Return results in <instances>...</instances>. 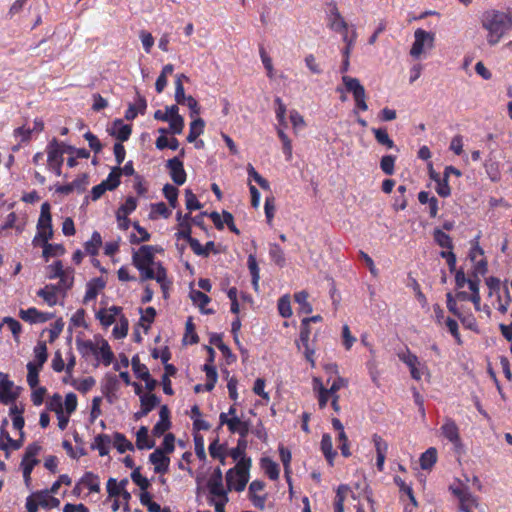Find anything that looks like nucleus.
Returning a JSON list of instances; mask_svg holds the SVG:
<instances>
[{"instance_id": "1", "label": "nucleus", "mask_w": 512, "mask_h": 512, "mask_svg": "<svg viewBox=\"0 0 512 512\" xmlns=\"http://www.w3.org/2000/svg\"><path fill=\"white\" fill-rule=\"evenodd\" d=\"M158 251L159 249L156 246L143 245L138 251L134 252L132 262L140 272L141 281L155 279L165 290L167 288L166 270L161 263H156L154 260L155 253Z\"/></svg>"}, {"instance_id": "2", "label": "nucleus", "mask_w": 512, "mask_h": 512, "mask_svg": "<svg viewBox=\"0 0 512 512\" xmlns=\"http://www.w3.org/2000/svg\"><path fill=\"white\" fill-rule=\"evenodd\" d=\"M210 494V503L214 505L216 512H224V485L220 467L215 468L207 482Z\"/></svg>"}, {"instance_id": "3", "label": "nucleus", "mask_w": 512, "mask_h": 512, "mask_svg": "<svg viewBox=\"0 0 512 512\" xmlns=\"http://www.w3.org/2000/svg\"><path fill=\"white\" fill-rule=\"evenodd\" d=\"M63 146L64 143H61L56 138H53L46 147L47 167L57 176H61V167L64 161L63 156L65 153Z\"/></svg>"}, {"instance_id": "4", "label": "nucleus", "mask_w": 512, "mask_h": 512, "mask_svg": "<svg viewBox=\"0 0 512 512\" xmlns=\"http://www.w3.org/2000/svg\"><path fill=\"white\" fill-rule=\"evenodd\" d=\"M37 236L34 243L41 240L43 243L49 241L53 236L52 217L49 203L45 202L41 205L40 217L37 224Z\"/></svg>"}, {"instance_id": "5", "label": "nucleus", "mask_w": 512, "mask_h": 512, "mask_svg": "<svg viewBox=\"0 0 512 512\" xmlns=\"http://www.w3.org/2000/svg\"><path fill=\"white\" fill-rule=\"evenodd\" d=\"M175 100L178 104L187 105L191 111V117L199 114L200 108L198 102L192 96H186L184 92L183 84L180 81V77L175 82Z\"/></svg>"}, {"instance_id": "6", "label": "nucleus", "mask_w": 512, "mask_h": 512, "mask_svg": "<svg viewBox=\"0 0 512 512\" xmlns=\"http://www.w3.org/2000/svg\"><path fill=\"white\" fill-rule=\"evenodd\" d=\"M18 397L14 383L9 380L8 375L0 372V403L8 404Z\"/></svg>"}, {"instance_id": "7", "label": "nucleus", "mask_w": 512, "mask_h": 512, "mask_svg": "<svg viewBox=\"0 0 512 512\" xmlns=\"http://www.w3.org/2000/svg\"><path fill=\"white\" fill-rule=\"evenodd\" d=\"M167 166L170 169L172 180L177 185H182L186 181V172L183 168V163L177 157H174L168 160Z\"/></svg>"}, {"instance_id": "8", "label": "nucleus", "mask_w": 512, "mask_h": 512, "mask_svg": "<svg viewBox=\"0 0 512 512\" xmlns=\"http://www.w3.org/2000/svg\"><path fill=\"white\" fill-rule=\"evenodd\" d=\"M150 462L154 465L156 473H166L169 468L170 459L165 456L163 450L158 448L149 456Z\"/></svg>"}, {"instance_id": "9", "label": "nucleus", "mask_w": 512, "mask_h": 512, "mask_svg": "<svg viewBox=\"0 0 512 512\" xmlns=\"http://www.w3.org/2000/svg\"><path fill=\"white\" fill-rule=\"evenodd\" d=\"M19 316L22 320L29 322L31 324L44 323L52 318V314L40 312L36 308L20 310Z\"/></svg>"}, {"instance_id": "10", "label": "nucleus", "mask_w": 512, "mask_h": 512, "mask_svg": "<svg viewBox=\"0 0 512 512\" xmlns=\"http://www.w3.org/2000/svg\"><path fill=\"white\" fill-rule=\"evenodd\" d=\"M121 312V308L117 306H112L110 308H103L98 311L97 318L101 322V324L105 327L112 325L117 315Z\"/></svg>"}, {"instance_id": "11", "label": "nucleus", "mask_w": 512, "mask_h": 512, "mask_svg": "<svg viewBox=\"0 0 512 512\" xmlns=\"http://www.w3.org/2000/svg\"><path fill=\"white\" fill-rule=\"evenodd\" d=\"M204 371L206 372L207 382L204 386L201 384L196 385L194 387L196 393L202 391L203 388L207 391H211L214 388L215 383L217 381V372L212 364L206 363L204 365Z\"/></svg>"}, {"instance_id": "12", "label": "nucleus", "mask_w": 512, "mask_h": 512, "mask_svg": "<svg viewBox=\"0 0 512 512\" xmlns=\"http://www.w3.org/2000/svg\"><path fill=\"white\" fill-rule=\"evenodd\" d=\"M177 220H178V231L176 233V236L178 239H190L191 238V223H190V215L186 214L185 216H182L179 212L177 214Z\"/></svg>"}, {"instance_id": "13", "label": "nucleus", "mask_w": 512, "mask_h": 512, "mask_svg": "<svg viewBox=\"0 0 512 512\" xmlns=\"http://www.w3.org/2000/svg\"><path fill=\"white\" fill-rule=\"evenodd\" d=\"M60 292L56 285H46L44 288L37 292L49 306H54L57 303V293Z\"/></svg>"}, {"instance_id": "14", "label": "nucleus", "mask_w": 512, "mask_h": 512, "mask_svg": "<svg viewBox=\"0 0 512 512\" xmlns=\"http://www.w3.org/2000/svg\"><path fill=\"white\" fill-rule=\"evenodd\" d=\"M6 424L7 420H4L3 425ZM1 438H5L7 441V443H4L0 440V449L4 451H7L8 447H11L14 450H18L23 444V437H21L19 440H14L13 438L10 437L9 433L4 429V426H2L1 428Z\"/></svg>"}, {"instance_id": "15", "label": "nucleus", "mask_w": 512, "mask_h": 512, "mask_svg": "<svg viewBox=\"0 0 512 512\" xmlns=\"http://www.w3.org/2000/svg\"><path fill=\"white\" fill-rule=\"evenodd\" d=\"M111 444V438L107 434H99L95 437L94 443L92 444L93 449L99 451L100 456H105L109 453V447Z\"/></svg>"}, {"instance_id": "16", "label": "nucleus", "mask_w": 512, "mask_h": 512, "mask_svg": "<svg viewBox=\"0 0 512 512\" xmlns=\"http://www.w3.org/2000/svg\"><path fill=\"white\" fill-rule=\"evenodd\" d=\"M155 445L154 441H150L148 437V428L141 426L136 434V446L138 449H151Z\"/></svg>"}, {"instance_id": "17", "label": "nucleus", "mask_w": 512, "mask_h": 512, "mask_svg": "<svg viewBox=\"0 0 512 512\" xmlns=\"http://www.w3.org/2000/svg\"><path fill=\"white\" fill-rule=\"evenodd\" d=\"M141 413L147 415L153 408H155L160 400L155 394H144L140 397Z\"/></svg>"}, {"instance_id": "18", "label": "nucleus", "mask_w": 512, "mask_h": 512, "mask_svg": "<svg viewBox=\"0 0 512 512\" xmlns=\"http://www.w3.org/2000/svg\"><path fill=\"white\" fill-rule=\"evenodd\" d=\"M36 499H38L40 506L43 508H56L60 504L59 499L51 496V493L48 491L36 493Z\"/></svg>"}, {"instance_id": "19", "label": "nucleus", "mask_w": 512, "mask_h": 512, "mask_svg": "<svg viewBox=\"0 0 512 512\" xmlns=\"http://www.w3.org/2000/svg\"><path fill=\"white\" fill-rule=\"evenodd\" d=\"M190 298L192 302L197 305L202 312L209 313L210 310H205L204 307L207 305L210 301V298L203 292L198 290H191L190 291Z\"/></svg>"}, {"instance_id": "20", "label": "nucleus", "mask_w": 512, "mask_h": 512, "mask_svg": "<svg viewBox=\"0 0 512 512\" xmlns=\"http://www.w3.org/2000/svg\"><path fill=\"white\" fill-rule=\"evenodd\" d=\"M94 354L99 355L105 366L112 363L114 354L107 341H103L98 351H94Z\"/></svg>"}, {"instance_id": "21", "label": "nucleus", "mask_w": 512, "mask_h": 512, "mask_svg": "<svg viewBox=\"0 0 512 512\" xmlns=\"http://www.w3.org/2000/svg\"><path fill=\"white\" fill-rule=\"evenodd\" d=\"M204 121L201 118H196L190 123V131L187 136L189 142H194L203 132Z\"/></svg>"}, {"instance_id": "22", "label": "nucleus", "mask_w": 512, "mask_h": 512, "mask_svg": "<svg viewBox=\"0 0 512 512\" xmlns=\"http://www.w3.org/2000/svg\"><path fill=\"white\" fill-rule=\"evenodd\" d=\"M36 366L42 368L44 363L47 361V346L45 342H39L34 348Z\"/></svg>"}, {"instance_id": "23", "label": "nucleus", "mask_w": 512, "mask_h": 512, "mask_svg": "<svg viewBox=\"0 0 512 512\" xmlns=\"http://www.w3.org/2000/svg\"><path fill=\"white\" fill-rule=\"evenodd\" d=\"M102 245V238L98 232H94L91 236V239L85 244V251L88 254L96 255L100 246Z\"/></svg>"}, {"instance_id": "24", "label": "nucleus", "mask_w": 512, "mask_h": 512, "mask_svg": "<svg viewBox=\"0 0 512 512\" xmlns=\"http://www.w3.org/2000/svg\"><path fill=\"white\" fill-rule=\"evenodd\" d=\"M114 446L119 453H124L127 450L134 449L133 444L128 441L123 434L118 432L114 434Z\"/></svg>"}, {"instance_id": "25", "label": "nucleus", "mask_w": 512, "mask_h": 512, "mask_svg": "<svg viewBox=\"0 0 512 512\" xmlns=\"http://www.w3.org/2000/svg\"><path fill=\"white\" fill-rule=\"evenodd\" d=\"M120 176H121V168L115 167L110 172L108 178L106 180L102 181V183L105 186H107L109 190H114L120 184Z\"/></svg>"}, {"instance_id": "26", "label": "nucleus", "mask_w": 512, "mask_h": 512, "mask_svg": "<svg viewBox=\"0 0 512 512\" xmlns=\"http://www.w3.org/2000/svg\"><path fill=\"white\" fill-rule=\"evenodd\" d=\"M132 369L136 376L140 379H147L149 377V370L146 365L142 364L138 356H134L131 361Z\"/></svg>"}, {"instance_id": "27", "label": "nucleus", "mask_w": 512, "mask_h": 512, "mask_svg": "<svg viewBox=\"0 0 512 512\" xmlns=\"http://www.w3.org/2000/svg\"><path fill=\"white\" fill-rule=\"evenodd\" d=\"M43 246V256L47 259L49 257L62 255L64 253V247L60 244H50L47 242H44L42 244Z\"/></svg>"}, {"instance_id": "28", "label": "nucleus", "mask_w": 512, "mask_h": 512, "mask_svg": "<svg viewBox=\"0 0 512 512\" xmlns=\"http://www.w3.org/2000/svg\"><path fill=\"white\" fill-rule=\"evenodd\" d=\"M28 374H27V382L31 388H35L38 385V374L41 368L36 366V363L29 362L27 364Z\"/></svg>"}, {"instance_id": "29", "label": "nucleus", "mask_w": 512, "mask_h": 512, "mask_svg": "<svg viewBox=\"0 0 512 512\" xmlns=\"http://www.w3.org/2000/svg\"><path fill=\"white\" fill-rule=\"evenodd\" d=\"M82 483L89 488L91 492H99L100 485L98 477L92 472H87L82 478Z\"/></svg>"}, {"instance_id": "30", "label": "nucleus", "mask_w": 512, "mask_h": 512, "mask_svg": "<svg viewBox=\"0 0 512 512\" xmlns=\"http://www.w3.org/2000/svg\"><path fill=\"white\" fill-rule=\"evenodd\" d=\"M58 278L60 281L57 286L60 292H65L72 287L74 278L71 272L64 270L62 275H60Z\"/></svg>"}, {"instance_id": "31", "label": "nucleus", "mask_w": 512, "mask_h": 512, "mask_svg": "<svg viewBox=\"0 0 512 512\" xmlns=\"http://www.w3.org/2000/svg\"><path fill=\"white\" fill-rule=\"evenodd\" d=\"M114 126H119L118 131L115 133L116 138L120 141H127L132 132L131 126L122 124L121 120L115 121Z\"/></svg>"}, {"instance_id": "32", "label": "nucleus", "mask_w": 512, "mask_h": 512, "mask_svg": "<svg viewBox=\"0 0 512 512\" xmlns=\"http://www.w3.org/2000/svg\"><path fill=\"white\" fill-rule=\"evenodd\" d=\"M163 193H164L166 199L168 200L169 204L173 208H175L177 205L178 189L171 184H166L163 187Z\"/></svg>"}, {"instance_id": "33", "label": "nucleus", "mask_w": 512, "mask_h": 512, "mask_svg": "<svg viewBox=\"0 0 512 512\" xmlns=\"http://www.w3.org/2000/svg\"><path fill=\"white\" fill-rule=\"evenodd\" d=\"M3 324H6L10 331L12 332L15 340L19 341V334L21 333L22 326L19 321L15 320L12 317H5L3 319Z\"/></svg>"}, {"instance_id": "34", "label": "nucleus", "mask_w": 512, "mask_h": 512, "mask_svg": "<svg viewBox=\"0 0 512 512\" xmlns=\"http://www.w3.org/2000/svg\"><path fill=\"white\" fill-rule=\"evenodd\" d=\"M131 479L143 491L150 486L149 480L141 475L139 468L134 469L131 473Z\"/></svg>"}, {"instance_id": "35", "label": "nucleus", "mask_w": 512, "mask_h": 512, "mask_svg": "<svg viewBox=\"0 0 512 512\" xmlns=\"http://www.w3.org/2000/svg\"><path fill=\"white\" fill-rule=\"evenodd\" d=\"M185 204L186 208L190 211L201 208V204L197 200L196 195L190 189L185 191Z\"/></svg>"}, {"instance_id": "36", "label": "nucleus", "mask_w": 512, "mask_h": 512, "mask_svg": "<svg viewBox=\"0 0 512 512\" xmlns=\"http://www.w3.org/2000/svg\"><path fill=\"white\" fill-rule=\"evenodd\" d=\"M209 453L211 457L219 459V461L224 464V446L219 445L218 440L210 444Z\"/></svg>"}, {"instance_id": "37", "label": "nucleus", "mask_w": 512, "mask_h": 512, "mask_svg": "<svg viewBox=\"0 0 512 512\" xmlns=\"http://www.w3.org/2000/svg\"><path fill=\"white\" fill-rule=\"evenodd\" d=\"M169 122V131L172 134H180L182 133L184 127V119L182 116H175L174 118L168 119Z\"/></svg>"}, {"instance_id": "38", "label": "nucleus", "mask_w": 512, "mask_h": 512, "mask_svg": "<svg viewBox=\"0 0 512 512\" xmlns=\"http://www.w3.org/2000/svg\"><path fill=\"white\" fill-rule=\"evenodd\" d=\"M37 463H38V460H31V459H26V458L22 459L21 467L23 470V477H24L26 483H28V481H30L31 472Z\"/></svg>"}, {"instance_id": "39", "label": "nucleus", "mask_w": 512, "mask_h": 512, "mask_svg": "<svg viewBox=\"0 0 512 512\" xmlns=\"http://www.w3.org/2000/svg\"><path fill=\"white\" fill-rule=\"evenodd\" d=\"M47 407L56 414H60L63 411L62 397L59 394H54L47 402Z\"/></svg>"}, {"instance_id": "40", "label": "nucleus", "mask_w": 512, "mask_h": 512, "mask_svg": "<svg viewBox=\"0 0 512 512\" xmlns=\"http://www.w3.org/2000/svg\"><path fill=\"white\" fill-rule=\"evenodd\" d=\"M128 333V320L122 316L120 319V325H117L113 329V335L117 339L125 337Z\"/></svg>"}, {"instance_id": "41", "label": "nucleus", "mask_w": 512, "mask_h": 512, "mask_svg": "<svg viewBox=\"0 0 512 512\" xmlns=\"http://www.w3.org/2000/svg\"><path fill=\"white\" fill-rule=\"evenodd\" d=\"M84 138L85 140L88 142L89 144V147L95 152V153H99L102 149V144L101 142L99 141V139L97 138L96 135H94L93 133L91 132H86L84 134Z\"/></svg>"}, {"instance_id": "42", "label": "nucleus", "mask_w": 512, "mask_h": 512, "mask_svg": "<svg viewBox=\"0 0 512 512\" xmlns=\"http://www.w3.org/2000/svg\"><path fill=\"white\" fill-rule=\"evenodd\" d=\"M64 405L68 414L73 413L77 408V396L74 393H68L65 397Z\"/></svg>"}, {"instance_id": "43", "label": "nucleus", "mask_w": 512, "mask_h": 512, "mask_svg": "<svg viewBox=\"0 0 512 512\" xmlns=\"http://www.w3.org/2000/svg\"><path fill=\"white\" fill-rule=\"evenodd\" d=\"M140 39L142 42V45L147 53L150 52L152 46L154 45V38L151 33L142 30L140 32Z\"/></svg>"}, {"instance_id": "44", "label": "nucleus", "mask_w": 512, "mask_h": 512, "mask_svg": "<svg viewBox=\"0 0 512 512\" xmlns=\"http://www.w3.org/2000/svg\"><path fill=\"white\" fill-rule=\"evenodd\" d=\"M136 206H137L136 199L133 197H128L126 199L125 203L121 207H119V209H118L119 214L120 215H121V213L130 214L132 211H134L136 209Z\"/></svg>"}, {"instance_id": "45", "label": "nucleus", "mask_w": 512, "mask_h": 512, "mask_svg": "<svg viewBox=\"0 0 512 512\" xmlns=\"http://www.w3.org/2000/svg\"><path fill=\"white\" fill-rule=\"evenodd\" d=\"M107 492L110 497H117L122 492V489L120 488V485H118V482L114 478H110L107 481Z\"/></svg>"}, {"instance_id": "46", "label": "nucleus", "mask_w": 512, "mask_h": 512, "mask_svg": "<svg viewBox=\"0 0 512 512\" xmlns=\"http://www.w3.org/2000/svg\"><path fill=\"white\" fill-rule=\"evenodd\" d=\"M174 442V435L171 433L166 434L162 443L163 448H161L163 450V453H172L175 448Z\"/></svg>"}, {"instance_id": "47", "label": "nucleus", "mask_w": 512, "mask_h": 512, "mask_svg": "<svg viewBox=\"0 0 512 512\" xmlns=\"http://www.w3.org/2000/svg\"><path fill=\"white\" fill-rule=\"evenodd\" d=\"M170 426H171V422L159 420L153 427L152 433L155 436L159 437V436L163 435L170 428Z\"/></svg>"}, {"instance_id": "48", "label": "nucleus", "mask_w": 512, "mask_h": 512, "mask_svg": "<svg viewBox=\"0 0 512 512\" xmlns=\"http://www.w3.org/2000/svg\"><path fill=\"white\" fill-rule=\"evenodd\" d=\"M95 385V380L92 377H87L83 380H81L78 385L76 386V389L82 393H86L89 391L93 386Z\"/></svg>"}, {"instance_id": "49", "label": "nucleus", "mask_w": 512, "mask_h": 512, "mask_svg": "<svg viewBox=\"0 0 512 512\" xmlns=\"http://www.w3.org/2000/svg\"><path fill=\"white\" fill-rule=\"evenodd\" d=\"M48 269H49V276L48 277L50 279L58 278L64 272V269H63L61 261H57L54 264L50 265L48 267Z\"/></svg>"}, {"instance_id": "50", "label": "nucleus", "mask_w": 512, "mask_h": 512, "mask_svg": "<svg viewBox=\"0 0 512 512\" xmlns=\"http://www.w3.org/2000/svg\"><path fill=\"white\" fill-rule=\"evenodd\" d=\"M152 213L156 215L163 216L164 218H168L171 214L166 204L163 202L157 203L152 206Z\"/></svg>"}, {"instance_id": "51", "label": "nucleus", "mask_w": 512, "mask_h": 512, "mask_svg": "<svg viewBox=\"0 0 512 512\" xmlns=\"http://www.w3.org/2000/svg\"><path fill=\"white\" fill-rule=\"evenodd\" d=\"M125 154H126V152H125L124 146L121 143H116L114 145V155H115V159H116V162L118 165L117 167H120V165L124 161Z\"/></svg>"}, {"instance_id": "52", "label": "nucleus", "mask_w": 512, "mask_h": 512, "mask_svg": "<svg viewBox=\"0 0 512 512\" xmlns=\"http://www.w3.org/2000/svg\"><path fill=\"white\" fill-rule=\"evenodd\" d=\"M195 453L200 459H205V449L203 445V438L201 436L195 435Z\"/></svg>"}, {"instance_id": "53", "label": "nucleus", "mask_w": 512, "mask_h": 512, "mask_svg": "<svg viewBox=\"0 0 512 512\" xmlns=\"http://www.w3.org/2000/svg\"><path fill=\"white\" fill-rule=\"evenodd\" d=\"M45 393L46 389L44 387H40L33 391L31 396L33 404L36 406L41 405L43 403Z\"/></svg>"}, {"instance_id": "54", "label": "nucleus", "mask_w": 512, "mask_h": 512, "mask_svg": "<svg viewBox=\"0 0 512 512\" xmlns=\"http://www.w3.org/2000/svg\"><path fill=\"white\" fill-rule=\"evenodd\" d=\"M71 184L73 185L74 190L83 192L88 184V177L87 175L83 174L80 178L71 182Z\"/></svg>"}, {"instance_id": "55", "label": "nucleus", "mask_w": 512, "mask_h": 512, "mask_svg": "<svg viewBox=\"0 0 512 512\" xmlns=\"http://www.w3.org/2000/svg\"><path fill=\"white\" fill-rule=\"evenodd\" d=\"M40 451V446L37 444H30L27 446L24 457L26 459L37 460L36 456Z\"/></svg>"}, {"instance_id": "56", "label": "nucleus", "mask_w": 512, "mask_h": 512, "mask_svg": "<svg viewBox=\"0 0 512 512\" xmlns=\"http://www.w3.org/2000/svg\"><path fill=\"white\" fill-rule=\"evenodd\" d=\"M188 336H190V341L189 342L191 344L198 342V336L194 332V325L192 323V319L191 318H189L188 321L186 322V336H185V339H187Z\"/></svg>"}, {"instance_id": "57", "label": "nucleus", "mask_w": 512, "mask_h": 512, "mask_svg": "<svg viewBox=\"0 0 512 512\" xmlns=\"http://www.w3.org/2000/svg\"><path fill=\"white\" fill-rule=\"evenodd\" d=\"M107 190H109L108 187L105 186L102 182L94 186L91 191L92 200H98Z\"/></svg>"}, {"instance_id": "58", "label": "nucleus", "mask_w": 512, "mask_h": 512, "mask_svg": "<svg viewBox=\"0 0 512 512\" xmlns=\"http://www.w3.org/2000/svg\"><path fill=\"white\" fill-rule=\"evenodd\" d=\"M62 231L67 236H72L75 234V226L74 222L71 218H66L62 224Z\"/></svg>"}, {"instance_id": "59", "label": "nucleus", "mask_w": 512, "mask_h": 512, "mask_svg": "<svg viewBox=\"0 0 512 512\" xmlns=\"http://www.w3.org/2000/svg\"><path fill=\"white\" fill-rule=\"evenodd\" d=\"M101 397H95L93 400H92V408H91V418L92 420L96 419L98 416L101 415V409H100V404H101Z\"/></svg>"}, {"instance_id": "60", "label": "nucleus", "mask_w": 512, "mask_h": 512, "mask_svg": "<svg viewBox=\"0 0 512 512\" xmlns=\"http://www.w3.org/2000/svg\"><path fill=\"white\" fill-rule=\"evenodd\" d=\"M134 228L140 235V238L135 240L136 243L149 241L150 234L147 232L145 228L141 227L138 223H134Z\"/></svg>"}, {"instance_id": "61", "label": "nucleus", "mask_w": 512, "mask_h": 512, "mask_svg": "<svg viewBox=\"0 0 512 512\" xmlns=\"http://www.w3.org/2000/svg\"><path fill=\"white\" fill-rule=\"evenodd\" d=\"M38 506H40L38 499H36V494L27 498L26 508L28 512H37Z\"/></svg>"}, {"instance_id": "62", "label": "nucleus", "mask_w": 512, "mask_h": 512, "mask_svg": "<svg viewBox=\"0 0 512 512\" xmlns=\"http://www.w3.org/2000/svg\"><path fill=\"white\" fill-rule=\"evenodd\" d=\"M108 103L106 99H104L101 95L96 94L94 95V103H93V109L95 111H99L101 109H104L107 107Z\"/></svg>"}, {"instance_id": "63", "label": "nucleus", "mask_w": 512, "mask_h": 512, "mask_svg": "<svg viewBox=\"0 0 512 512\" xmlns=\"http://www.w3.org/2000/svg\"><path fill=\"white\" fill-rule=\"evenodd\" d=\"M98 294V289L95 284L90 283L84 296V302L95 299Z\"/></svg>"}, {"instance_id": "64", "label": "nucleus", "mask_w": 512, "mask_h": 512, "mask_svg": "<svg viewBox=\"0 0 512 512\" xmlns=\"http://www.w3.org/2000/svg\"><path fill=\"white\" fill-rule=\"evenodd\" d=\"M156 315V311L153 307H148L145 309L144 313L142 314L141 320L152 323L154 321Z\"/></svg>"}]
</instances>
